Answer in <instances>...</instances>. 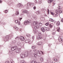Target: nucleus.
Instances as JSON below:
<instances>
[{
  "instance_id": "4c0bfd02",
  "label": "nucleus",
  "mask_w": 63,
  "mask_h": 63,
  "mask_svg": "<svg viewBox=\"0 0 63 63\" xmlns=\"http://www.w3.org/2000/svg\"><path fill=\"white\" fill-rule=\"evenodd\" d=\"M5 38L6 39H7V40H8V35H7L5 37Z\"/></svg>"
},
{
  "instance_id": "9d476101",
  "label": "nucleus",
  "mask_w": 63,
  "mask_h": 63,
  "mask_svg": "<svg viewBox=\"0 0 63 63\" xmlns=\"http://www.w3.org/2000/svg\"><path fill=\"white\" fill-rule=\"evenodd\" d=\"M51 14L52 15H53V16H55V17H56V16H57V13L56 14H55L52 12H51Z\"/></svg>"
},
{
  "instance_id": "774afa93",
  "label": "nucleus",
  "mask_w": 63,
  "mask_h": 63,
  "mask_svg": "<svg viewBox=\"0 0 63 63\" xmlns=\"http://www.w3.org/2000/svg\"><path fill=\"white\" fill-rule=\"evenodd\" d=\"M8 63H10V62H8Z\"/></svg>"
},
{
  "instance_id": "4be33fe9",
  "label": "nucleus",
  "mask_w": 63,
  "mask_h": 63,
  "mask_svg": "<svg viewBox=\"0 0 63 63\" xmlns=\"http://www.w3.org/2000/svg\"><path fill=\"white\" fill-rule=\"evenodd\" d=\"M41 11L43 13H44L46 11V9H41Z\"/></svg>"
},
{
  "instance_id": "864d4df0",
  "label": "nucleus",
  "mask_w": 63,
  "mask_h": 63,
  "mask_svg": "<svg viewBox=\"0 0 63 63\" xmlns=\"http://www.w3.org/2000/svg\"><path fill=\"white\" fill-rule=\"evenodd\" d=\"M21 19H22V18H19V20H20H20H21Z\"/></svg>"
},
{
  "instance_id": "c9c22d12",
  "label": "nucleus",
  "mask_w": 63,
  "mask_h": 63,
  "mask_svg": "<svg viewBox=\"0 0 63 63\" xmlns=\"http://www.w3.org/2000/svg\"><path fill=\"white\" fill-rule=\"evenodd\" d=\"M38 50L37 49H34L33 50V52H36Z\"/></svg>"
},
{
  "instance_id": "b1692460",
  "label": "nucleus",
  "mask_w": 63,
  "mask_h": 63,
  "mask_svg": "<svg viewBox=\"0 0 63 63\" xmlns=\"http://www.w3.org/2000/svg\"><path fill=\"white\" fill-rule=\"evenodd\" d=\"M41 30L43 32H45V29L43 28H41Z\"/></svg>"
},
{
  "instance_id": "5701e85b",
  "label": "nucleus",
  "mask_w": 63,
  "mask_h": 63,
  "mask_svg": "<svg viewBox=\"0 0 63 63\" xmlns=\"http://www.w3.org/2000/svg\"><path fill=\"white\" fill-rule=\"evenodd\" d=\"M16 15H19V12L18 11H16Z\"/></svg>"
},
{
  "instance_id": "e433bc0d",
  "label": "nucleus",
  "mask_w": 63,
  "mask_h": 63,
  "mask_svg": "<svg viewBox=\"0 0 63 63\" xmlns=\"http://www.w3.org/2000/svg\"><path fill=\"white\" fill-rule=\"evenodd\" d=\"M26 36L27 37H30V35L29 34H27L26 35Z\"/></svg>"
},
{
  "instance_id": "20e7f679",
  "label": "nucleus",
  "mask_w": 63,
  "mask_h": 63,
  "mask_svg": "<svg viewBox=\"0 0 63 63\" xmlns=\"http://www.w3.org/2000/svg\"><path fill=\"white\" fill-rule=\"evenodd\" d=\"M31 22V21L30 20H28L26 22H24V24H29Z\"/></svg>"
},
{
  "instance_id": "4d7b16f0",
  "label": "nucleus",
  "mask_w": 63,
  "mask_h": 63,
  "mask_svg": "<svg viewBox=\"0 0 63 63\" xmlns=\"http://www.w3.org/2000/svg\"><path fill=\"white\" fill-rule=\"evenodd\" d=\"M35 3H37V0H35Z\"/></svg>"
},
{
  "instance_id": "6ab92c4d",
  "label": "nucleus",
  "mask_w": 63,
  "mask_h": 63,
  "mask_svg": "<svg viewBox=\"0 0 63 63\" xmlns=\"http://www.w3.org/2000/svg\"><path fill=\"white\" fill-rule=\"evenodd\" d=\"M53 1V0H48V3H51Z\"/></svg>"
},
{
  "instance_id": "58836bf2",
  "label": "nucleus",
  "mask_w": 63,
  "mask_h": 63,
  "mask_svg": "<svg viewBox=\"0 0 63 63\" xmlns=\"http://www.w3.org/2000/svg\"><path fill=\"white\" fill-rule=\"evenodd\" d=\"M48 24H49V23L47 22V23L46 24V26H47V25H48Z\"/></svg>"
},
{
  "instance_id": "bf43d9fd",
  "label": "nucleus",
  "mask_w": 63,
  "mask_h": 63,
  "mask_svg": "<svg viewBox=\"0 0 63 63\" xmlns=\"http://www.w3.org/2000/svg\"><path fill=\"white\" fill-rule=\"evenodd\" d=\"M61 21L62 22H63V19H62V20H61Z\"/></svg>"
},
{
  "instance_id": "3c124183",
  "label": "nucleus",
  "mask_w": 63,
  "mask_h": 63,
  "mask_svg": "<svg viewBox=\"0 0 63 63\" xmlns=\"http://www.w3.org/2000/svg\"><path fill=\"white\" fill-rule=\"evenodd\" d=\"M34 19H37V17H36L34 18Z\"/></svg>"
},
{
  "instance_id": "c756f323",
  "label": "nucleus",
  "mask_w": 63,
  "mask_h": 63,
  "mask_svg": "<svg viewBox=\"0 0 63 63\" xmlns=\"http://www.w3.org/2000/svg\"><path fill=\"white\" fill-rule=\"evenodd\" d=\"M38 45L40 46L41 45H42V42H39L38 44Z\"/></svg>"
},
{
  "instance_id": "bb28decb",
  "label": "nucleus",
  "mask_w": 63,
  "mask_h": 63,
  "mask_svg": "<svg viewBox=\"0 0 63 63\" xmlns=\"http://www.w3.org/2000/svg\"><path fill=\"white\" fill-rule=\"evenodd\" d=\"M40 60L41 61H44V58L42 57H41L40 59Z\"/></svg>"
},
{
  "instance_id": "6e6552de",
  "label": "nucleus",
  "mask_w": 63,
  "mask_h": 63,
  "mask_svg": "<svg viewBox=\"0 0 63 63\" xmlns=\"http://www.w3.org/2000/svg\"><path fill=\"white\" fill-rule=\"evenodd\" d=\"M19 38L20 39V40L22 41H24L25 39L24 37L23 36H21Z\"/></svg>"
},
{
  "instance_id": "412c9836",
  "label": "nucleus",
  "mask_w": 63,
  "mask_h": 63,
  "mask_svg": "<svg viewBox=\"0 0 63 63\" xmlns=\"http://www.w3.org/2000/svg\"><path fill=\"white\" fill-rule=\"evenodd\" d=\"M21 63H26V62L23 60H22L20 62Z\"/></svg>"
},
{
  "instance_id": "f3484780",
  "label": "nucleus",
  "mask_w": 63,
  "mask_h": 63,
  "mask_svg": "<svg viewBox=\"0 0 63 63\" xmlns=\"http://www.w3.org/2000/svg\"><path fill=\"white\" fill-rule=\"evenodd\" d=\"M25 42L26 43H29V42H30V40H27L25 41Z\"/></svg>"
},
{
  "instance_id": "2eb2a0df",
  "label": "nucleus",
  "mask_w": 63,
  "mask_h": 63,
  "mask_svg": "<svg viewBox=\"0 0 63 63\" xmlns=\"http://www.w3.org/2000/svg\"><path fill=\"white\" fill-rule=\"evenodd\" d=\"M22 6V4L21 3H18L17 5V6L18 7H20Z\"/></svg>"
},
{
  "instance_id": "49530a36",
  "label": "nucleus",
  "mask_w": 63,
  "mask_h": 63,
  "mask_svg": "<svg viewBox=\"0 0 63 63\" xmlns=\"http://www.w3.org/2000/svg\"><path fill=\"white\" fill-rule=\"evenodd\" d=\"M54 60L55 61H57V59L56 58H55L54 59Z\"/></svg>"
},
{
  "instance_id": "dca6fc26",
  "label": "nucleus",
  "mask_w": 63,
  "mask_h": 63,
  "mask_svg": "<svg viewBox=\"0 0 63 63\" xmlns=\"http://www.w3.org/2000/svg\"><path fill=\"white\" fill-rule=\"evenodd\" d=\"M28 53L30 55H32V51L31 50H30L29 51H28Z\"/></svg>"
},
{
  "instance_id": "7c9ffc66",
  "label": "nucleus",
  "mask_w": 63,
  "mask_h": 63,
  "mask_svg": "<svg viewBox=\"0 0 63 63\" xmlns=\"http://www.w3.org/2000/svg\"><path fill=\"white\" fill-rule=\"evenodd\" d=\"M17 44L18 45H21V43L20 42H18L17 43Z\"/></svg>"
},
{
  "instance_id": "6e6d98bb",
  "label": "nucleus",
  "mask_w": 63,
  "mask_h": 63,
  "mask_svg": "<svg viewBox=\"0 0 63 63\" xmlns=\"http://www.w3.org/2000/svg\"><path fill=\"white\" fill-rule=\"evenodd\" d=\"M2 2V1L0 0V3H1Z\"/></svg>"
},
{
  "instance_id": "aec40b11",
  "label": "nucleus",
  "mask_w": 63,
  "mask_h": 63,
  "mask_svg": "<svg viewBox=\"0 0 63 63\" xmlns=\"http://www.w3.org/2000/svg\"><path fill=\"white\" fill-rule=\"evenodd\" d=\"M58 40L60 42V41H61V40H62L61 37H59L58 38Z\"/></svg>"
},
{
  "instance_id": "0eeeda50",
  "label": "nucleus",
  "mask_w": 63,
  "mask_h": 63,
  "mask_svg": "<svg viewBox=\"0 0 63 63\" xmlns=\"http://www.w3.org/2000/svg\"><path fill=\"white\" fill-rule=\"evenodd\" d=\"M28 51H27L25 52L24 53V55H25V57H27L28 56Z\"/></svg>"
},
{
  "instance_id": "f704fd0d",
  "label": "nucleus",
  "mask_w": 63,
  "mask_h": 63,
  "mask_svg": "<svg viewBox=\"0 0 63 63\" xmlns=\"http://www.w3.org/2000/svg\"><path fill=\"white\" fill-rule=\"evenodd\" d=\"M47 15H49V9H48L47 10Z\"/></svg>"
},
{
  "instance_id": "5fc2aeb1",
  "label": "nucleus",
  "mask_w": 63,
  "mask_h": 63,
  "mask_svg": "<svg viewBox=\"0 0 63 63\" xmlns=\"http://www.w3.org/2000/svg\"><path fill=\"white\" fill-rule=\"evenodd\" d=\"M5 63H8V61H6L5 62Z\"/></svg>"
},
{
  "instance_id": "f03ea898",
  "label": "nucleus",
  "mask_w": 63,
  "mask_h": 63,
  "mask_svg": "<svg viewBox=\"0 0 63 63\" xmlns=\"http://www.w3.org/2000/svg\"><path fill=\"white\" fill-rule=\"evenodd\" d=\"M58 9H56L55 11V12L56 14H58L59 12L60 13H62V11L61 10V9L60 8V6H59L58 7Z\"/></svg>"
},
{
  "instance_id": "de8ad7c7",
  "label": "nucleus",
  "mask_w": 63,
  "mask_h": 63,
  "mask_svg": "<svg viewBox=\"0 0 63 63\" xmlns=\"http://www.w3.org/2000/svg\"><path fill=\"white\" fill-rule=\"evenodd\" d=\"M17 23L19 25L20 24V23L19 22H18Z\"/></svg>"
},
{
  "instance_id": "2f4dec72",
  "label": "nucleus",
  "mask_w": 63,
  "mask_h": 63,
  "mask_svg": "<svg viewBox=\"0 0 63 63\" xmlns=\"http://www.w3.org/2000/svg\"><path fill=\"white\" fill-rule=\"evenodd\" d=\"M14 28L16 30H18V28L16 27H15V26L14 27Z\"/></svg>"
},
{
  "instance_id": "a211bd4d",
  "label": "nucleus",
  "mask_w": 63,
  "mask_h": 63,
  "mask_svg": "<svg viewBox=\"0 0 63 63\" xmlns=\"http://www.w3.org/2000/svg\"><path fill=\"white\" fill-rule=\"evenodd\" d=\"M31 63H36V62L33 60L31 61Z\"/></svg>"
},
{
  "instance_id": "9b49d317",
  "label": "nucleus",
  "mask_w": 63,
  "mask_h": 63,
  "mask_svg": "<svg viewBox=\"0 0 63 63\" xmlns=\"http://www.w3.org/2000/svg\"><path fill=\"white\" fill-rule=\"evenodd\" d=\"M25 57L24 54H21L20 55V57L22 58H24Z\"/></svg>"
},
{
  "instance_id": "13d9d810",
  "label": "nucleus",
  "mask_w": 63,
  "mask_h": 63,
  "mask_svg": "<svg viewBox=\"0 0 63 63\" xmlns=\"http://www.w3.org/2000/svg\"><path fill=\"white\" fill-rule=\"evenodd\" d=\"M53 5H55V3H54V2H53Z\"/></svg>"
},
{
  "instance_id": "cd10ccee",
  "label": "nucleus",
  "mask_w": 63,
  "mask_h": 63,
  "mask_svg": "<svg viewBox=\"0 0 63 63\" xmlns=\"http://www.w3.org/2000/svg\"><path fill=\"white\" fill-rule=\"evenodd\" d=\"M52 25L50 24L49 25V27L50 28H52Z\"/></svg>"
},
{
  "instance_id": "72a5a7b5",
  "label": "nucleus",
  "mask_w": 63,
  "mask_h": 63,
  "mask_svg": "<svg viewBox=\"0 0 63 63\" xmlns=\"http://www.w3.org/2000/svg\"><path fill=\"white\" fill-rule=\"evenodd\" d=\"M34 55L35 57L37 56V54L36 53H35L34 54Z\"/></svg>"
},
{
  "instance_id": "ddd939ff",
  "label": "nucleus",
  "mask_w": 63,
  "mask_h": 63,
  "mask_svg": "<svg viewBox=\"0 0 63 63\" xmlns=\"http://www.w3.org/2000/svg\"><path fill=\"white\" fill-rule=\"evenodd\" d=\"M23 13H26V14H27L29 13V12L28 11L26 10L24 11L23 12Z\"/></svg>"
},
{
  "instance_id": "603ef678",
  "label": "nucleus",
  "mask_w": 63,
  "mask_h": 63,
  "mask_svg": "<svg viewBox=\"0 0 63 63\" xmlns=\"http://www.w3.org/2000/svg\"><path fill=\"white\" fill-rule=\"evenodd\" d=\"M32 39H34V36H32Z\"/></svg>"
},
{
  "instance_id": "e2e57ef3",
  "label": "nucleus",
  "mask_w": 63,
  "mask_h": 63,
  "mask_svg": "<svg viewBox=\"0 0 63 63\" xmlns=\"http://www.w3.org/2000/svg\"><path fill=\"white\" fill-rule=\"evenodd\" d=\"M61 41L62 42H63V39H62V40H61Z\"/></svg>"
},
{
  "instance_id": "09e8293b",
  "label": "nucleus",
  "mask_w": 63,
  "mask_h": 63,
  "mask_svg": "<svg viewBox=\"0 0 63 63\" xmlns=\"http://www.w3.org/2000/svg\"><path fill=\"white\" fill-rule=\"evenodd\" d=\"M58 32H59V29H58L57 30Z\"/></svg>"
},
{
  "instance_id": "473e14b6",
  "label": "nucleus",
  "mask_w": 63,
  "mask_h": 63,
  "mask_svg": "<svg viewBox=\"0 0 63 63\" xmlns=\"http://www.w3.org/2000/svg\"><path fill=\"white\" fill-rule=\"evenodd\" d=\"M32 49H34V48H36V46H33L32 47Z\"/></svg>"
},
{
  "instance_id": "a878e982",
  "label": "nucleus",
  "mask_w": 63,
  "mask_h": 63,
  "mask_svg": "<svg viewBox=\"0 0 63 63\" xmlns=\"http://www.w3.org/2000/svg\"><path fill=\"white\" fill-rule=\"evenodd\" d=\"M37 25H39V26H42V23H39V22H38V24H37Z\"/></svg>"
},
{
  "instance_id": "c85d7f7f",
  "label": "nucleus",
  "mask_w": 63,
  "mask_h": 63,
  "mask_svg": "<svg viewBox=\"0 0 63 63\" xmlns=\"http://www.w3.org/2000/svg\"><path fill=\"white\" fill-rule=\"evenodd\" d=\"M49 21H52V22H53V21H54L52 19H49Z\"/></svg>"
},
{
  "instance_id": "a19ab883",
  "label": "nucleus",
  "mask_w": 63,
  "mask_h": 63,
  "mask_svg": "<svg viewBox=\"0 0 63 63\" xmlns=\"http://www.w3.org/2000/svg\"><path fill=\"white\" fill-rule=\"evenodd\" d=\"M7 12H8V11H7V10H6L5 11V12H4V13H7Z\"/></svg>"
},
{
  "instance_id": "37998d69",
  "label": "nucleus",
  "mask_w": 63,
  "mask_h": 63,
  "mask_svg": "<svg viewBox=\"0 0 63 63\" xmlns=\"http://www.w3.org/2000/svg\"><path fill=\"white\" fill-rule=\"evenodd\" d=\"M39 13H40L39 12V11H37L36 12L37 14H39Z\"/></svg>"
},
{
  "instance_id": "052dcab7",
  "label": "nucleus",
  "mask_w": 63,
  "mask_h": 63,
  "mask_svg": "<svg viewBox=\"0 0 63 63\" xmlns=\"http://www.w3.org/2000/svg\"><path fill=\"white\" fill-rule=\"evenodd\" d=\"M9 37H11V34H10L9 36Z\"/></svg>"
},
{
  "instance_id": "393cba45",
  "label": "nucleus",
  "mask_w": 63,
  "mask_h": 63,
  "mask_svg": "<svg viewBox=\"0 0 63 63\" xmlns=\"http://www.w3.org/2000/svg\"><path fill=\"white\" fill-rule=\"evenodd\" d=\"M38 3L40 4L42 3V0H38Z\"/></svg>"
},
{
  "instance_id": "7ed1b4c3",
  "label": "nucleus",
  "mask_w": 63,
  "mask_h": 63,
  "mask_svg": "<svg viewBox=\"0 0 63 63\" xmlns=\"http://www.w3.org/2000/svg\"><path fill=\"white\" fill-rule=\"evenodd\" d=\"M38 36L36 38V39H42V37H41V33L40 32H38Z\"/></svg>"
},
{
  "instance_id": "423d86ee",
  "label": "nucleus",
  "mask_w": 63,
  "mask_h": 63,
  "mask_svg": "<svg viewBox=\"0 0 63 63\" xmlns=\"http://www.w3.org/2000/svg\"><path fill=\"white\" fill-rule=\"evenodd\" d=\"M27 6L30 7V6H33L34 5V3H32L29 2L27 3Z\"/></svg>"
},
{
  "instance_id": "69168bd1",
  "label": "nucleus",
  "mask_w": 63,
  "mask_h": 63,
  "mask_svg": "<svg viewBox=\"0 0 63 63\" xmlns=\"http://www.w3.org/2000/svg\"><path fill=\"white\" fill-rule=\"evenodd\" d=\"M54 34H55V32H54Z\"/></svg>"
},
{
  "instance_id": "ea45409f",
  "label": "nucleus",
  "mask_w": 63,
  "mask_h": 63,
  "mask_svg": "<svg viewBox=\"0 0 63 63\" xmlns=\"http://www.w3.org/2000/svg\"><path fill=\"white\" fill-rule=\"evenodd\" d=\"M18 38H19V37H16L15 38V39H16V40H17V39H18Z\"/></svg>"
},
{
  "instance_id": "1a4fd4ad",
  "label": "nucleus",
  "mask_w": 63,
  "mask_h": 63,
  "mask_svg": "<svg viewBox=\"0 0 63 63\" xmlns=\"http://www.w3.org/2000/svg\"><path fill=\"white\" fill-rule=\"evenodd\" d=\"M20 49L17 48L16 49V52L17 53H18L19 51H20Z\"/></svg>"
},
{
  "instance_id": "f257e3e1",
  "label": "nucleus",
  "mask_w": 63,
  "mask_h": 63,
  "mask_svg": "<svg viewBox=\"0 0 63 63\" xmlns=\"http://www.w3.org/2000/svg\"><path fill=\"white\" fill-rule=\"evenodd\" d=\"M33 25H36L34 27V28L35 29H39V26L38 25H38V22L35 21L33 22Z\"/></svg>"
},
{
  "instance_id": "39448f33",
  "label": "nucleus",
  "mask_w": 63,
  "mask_h": 63,
  "mask_svg": "<svg viewBox=\"0 0 63 63\" xmlns=\"http://www.w3.org/2000/svg\"><path fill=\"white\" fill-rule=\"evenodd\" d=\"M17 47L16 46H15L14 47H11V50L12 51H14V50H16L17 48Z\"/></svg>"
},
{
  "instance_id": "338daca9",
  "label": "nucleus",
  "mask_w": 63,
  "mask_h": 63,
  "mask_svg": "<svg viewBox=\"0 0 63 63\" xmlns=\"http://www.w3.org/2000/svg\"><path fill=\"white\" fill-rule=\"evenodd\" d=\"M36 63H39V62H38V63H37V62H36Z\"/></svg>"
},
{
  "instance_id": "0e129e2a",
  "label": "nucleus",
  "mask_w": 63,
  "mask_h": 63,
  "mask_svg": "<svg viewBox=\"0 0 63 63\" xmlns=\"http://www.w3.org/2000/svg\"><path fill=\"white\" fill-rule=\"evenodd\" d=\"M45 16H47V15H45Z\"/></svg>"
},
{
  "instance_id": "c03bdc74",
  "label": "nucleus",
  "mask_w": 63,
  "mask_h": 63,
  "mask_svg": "<svg viewBox=\"0 0 63 63\" xmlns=\"http://www.w3.org/2000/svg\"><path fill=\"white\" fill-rule=\"evenodd\" d=\"M47 28L46 29V30H49V28Z\"/></svg>"
},
{
  "instance_id": "4468645a",
  "label": "nucleus",
  "mask_w": 63,
  "mask_h": 63,
  "mask_svg": "<svg viewBox=\"0 0 63 63\" xmlns=\"http://www.w3.org/2000/svg\"><path fill=\"white\" fill-rule=\"evenodd\" d=\"M60 22H59V21H57L56 22V25L57 26H59V25H60Z\"/></svg>"
},
{
  "instance_id": "a18cd8bd",
  "label": "nucleus",
  "mask_w": 63,
  "mask_h": 63,
  "mask_svg": "<svg viewBox=\"0 0 63 63\" xmlns=\"http://www.w3.org/2000/svg\"><path fill=\"white\" fill-rule=\"evenodd\" d=\"M36 8V7L35 6L33 8V9L34 10H35Z\"/></svg>"
},
{
  "instance_id": "79ce46f5",
  "label": "nucleus",
  "mask_w": 63,
  "mask_h": 63,
  "mask_svg": "<svg viewBox=\"0 0 63 63\" xmlns=\"http://www.w3.org/2000/svg\"><path fill=\"white\" fill-rule=\"evenodd\" d=\"M15 22L16 23H17L18 22V20H15Z\"/></svg>"
},
{
  "instance_id": "f8f14e48",
  "label": "nucleus",
  "mask_w": 63,
  "mask_h": 63,
  "mask_svg": "<svg viewBox=\"0 0 63 63\" xmlns=\"http://www.w3.org/2000/svg\"><path fill=\"white\" fill-rule=\"evenodd\" d=\"M37 54H41V53H42L43 54H44V53H43V52L41 51L40 52L39 51H37Z\"/></svg>"
},
{
  "instance_id": "8fccbe9b",
  "label": "nucleus",
  "mask_w": 63,
  "mask_h": 63,
  "mask_svg": "<svg viewBox=\"0 0 63 63\" xmlns=\"http://www.w3.org/2000/svg\"><path fill=\"white\" fill-rule=\"evenodd\" d=\"M11 63H14V62L13 61H12L11 62Z\"/></svg>"
},
{
  "instance_id": "680f3d73",
  "label": "nucleus",
  "mask_w": 63,
  "mask_h": 63,
  "mask_svg": "<svg viewBox=\"0 0 63 63\" xmlns=\"http://www.w3.org/2000/svg\"><path fill=\"white\" fill-rule=\"evenodd\" d=\"M3 23L4 25H6V23Z\"/></svg>"
}]
</instances>
